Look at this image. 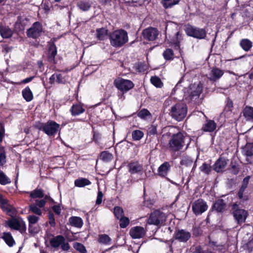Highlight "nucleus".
Returning <instances> with one entry per match:
<instances>
[{
	"label": "nucleus",
	"mask_w": 253,
	"mask_h": 253,
	"mask_svg": "<svg viewBox=\"0 0 253 253\" xmlns=\"http://www.w3.org/2000/svg\"><path fill=\"white\" fill-rule=\"evenodd\" d=\"M191 142L190 138L185 136L182 132H178L173 134L169 142V148L173 152H177L186 145L187 149Z\"/></svg>",
	"instance_id": "obj_1"
},
{
	"label": "nucleus",
	"mask_w": 253,
	"mask_h": 253,
	"mask_svg": "<svg viewBox=\"0 0 253 253\" xmlns=\"http://www.w3.org/2000/svg\"><path fill=\"white\" fill-rule=\"evenodd\" d=\"M110 44L114 47H121L128 41L127 32L124 29H118L109 35Z\"/></svg>",
	"instance_id": "obj_2"
},
{
	"label": "nucleus",
	"mask_w": 253,
	"mask_h": 253,
	"mask_svg": "<svg viewBox=\"0 0 253 253\" xmlns=\"http://www.w3.org/2000/svg\"><path fill=\"white\" fill-rule=\"evenodd\" d=\"M166 37L169 43L174 45L175 48H179L180 42L182 40V34L177 31L176 27L174 26L172 28L166 27Z\"/></svg>",
	"instance_id": "obj_3"
},
{
	"label": "nucleus",
	"mask_w": 253,
	"mask_h": 253,
	"mask_svg": "<svg viewBox=\"0 0 253 253\" xmlns=\"http://www.w3.org/2000/svg\"><path fill=\"white\" fill-rule=\"evenodd\" d=\"M187 108L184 103H177L171 107L170 114L177 121H182L186 116Z\"/></svg>",
	"instance_id": "obj_4"
},
{
	"label": "nucleus",
	"mask_w": 253,
	"mask_h": 253,
	"mask_svg": "<svg viewBox=\"0 0 253 253\" xmlns=\"http://www.w3.org/2000/svg\"><path fill=\"white\" fill-rule=\"evenodd\" d=\"M60 125L53 121H48L46 123L42 124L39 129L43 131L47 135L54 136L58 131Z\"/></svg>",
	"instance_id": "obj_5"
},
{
	"label": "nucleus",
	"mask_w": 253,
	"mask_h": 253,
	"mask_svg": "<svg viewBox=\"0 0 253 253\" xmlns=\"http://www.w3.org/2000/svg\"><path fill=\"white\" fill-rule=\"evenodd\" d=\"M115 87L123 93H126L133 88L134 84L130 80L118 78L114 81Z\"/></svg>",
	"instance_id": "obj_6"
},
{
	"label": "nucleus",
	"mask_w": 253,
	"mask_h": 253,
	"mask_svg": "<svg viewBox=\"0 0 253 253\" xmlns=\"http://www.w3.org/2000/svg\"><path fill=\"white\" fill-rule=\"evenodd\" d=\"M232 214L234 219L239 225L245 222L248 216V212L244 209L239 208L236 203L232 205Z\"/></svg>",
	"instance_id": "obj_7"
},
{
	"label": "nucleus",
	"mask_w": 253,
	"mask_h": 253,
	"mask_svg": "<svg viewBox=\"0 0 253 253\" xmlns=\"http://www.w3.org/2000/svg\"><path fill=\"white\" fill-rule=\"evenodd\" d=\"M167 216L164 212L157 210L152 212L148 220L149 224L162 225L166 220Z\"/></svg>",
	"instance_id": "obj_8"
},
{
	"label": "nucleus",
	"mask_w": 253,
	"mask_h": 253,
	"mask_svg": "<svg viewBox=\"0 0 253 253\" xmlns=\"http://www.w3.org/2000/svg\"><path fill=\"white\" fill-rule=\"evenodd\" d=\"M42 32V25L39 22H36L27 30L26 33L29 38L36 39L40 37Z\"/></svg>",
	"instance_id": "obj_9"
},
{
	"label": "nucleus",
	"mask_w": 253,
	"mask_h": 253,
	"mask_svg": "<svg viewBox=\"0 0 253 253\" xmlns=\"http://www.w3.org/2000/svg\"><path fill=\"white\" fill-rule=\"evenodd\" d=\"M202 91V85L201 83L191 84L189 86L187 93L191 100L197 99Z\"/></svg>",
	"instance_id": "obj_10"
},
{
	"label": "nucleus",
	"mask_w": 253,
	"mask_h": 253,
	"mask_svg": "<svg viewBox=\"0 0 253 253\" xmlns=\"http://www.w3.org/2000/svg\"><path fill=\"white\" fill-rule=\"evenodd\" d=\"M208 207L206 202L202 199L196 200L192 206V211L196 215L202 214L207 210Z\"/></svg>",
	"instance_id": "obj_11"
},
{
	"label": "nucleus",
	"mask_w": 253,
	"mask_h": 253,
	"mask_svg": "<svg viewBox=\"0 0 253 253\" xmlns=\"http://www.w3.org/2000/svg\"><path fill=\"white\" fill-rule=\"evenodd\" d=\"M186 33L187 35L199 39H204L206 36V32L204 29L191 26L186 28Z\"/></svg>",
	"instance_id": "obj_12"
},
{
	"label": "nucleus",
	"mask_w": 253,
	"mask_h": 253,
	"mask_svg": "<svg viewBox=\"0 0 253 253\" xmlns=\"http://www.w3.org/2000/svg\"><path fill=\"white\" fill-rule=\"evenodd\" d=\"M159 35V31L156 28L149 27L144 29L142 32V36L145 40L149 41L155 40Z\"/></svg>",
	"instance_id": "obj_13"
},
{
	"label": "nucleus",
	"mask_w": 253,
	"mask_h": 253,
	"mask_svg": "<svg viewBox=\"0 0 253 253\" xmlns=\"http://www.w3.org/2000/svg\"><path fill=\"white\" fill-rule=\"evenodd\" d=\"M146 230L141 226L132 227L129 230V234L133 239H140L145 235Z\"/></svg>",
	"instance_id": "obj_14"
},
{
	"label": "nucleus",
	"mask_w": 253,
	"mask_h": 253,
	"mask_svg": "<svg viewBox=\"0 0 253 253\" xmlns=\"http://www.w3.org/2000/svg\"><path fill=\"white\" fill-rule=\"evenodd\" d=\"M228 159L220 157L213 166V169L217 172H222L227 166Z\"/></svg>",
	"instance_id": "obj_15"
},
{
	"label": "nucleus",
	"mask_w": 253,
	"mask_h": 253,
	"mask_svg": "<svg viewBox=\"0 0 253 253\" xmlns=\"http://www.w3.org/2000/svg\"><path fill=\"white\" fill-rule=\"evenodd\" d=\"M190 237V233L183 229L177 230L174 235L175 239L181 242H187Z\"/></svg>",
	"instance_id": "obj_16"
},
{
	"label": "nucleus",
	"mask_w": 253,
	"mask_h": 253,
	"mask_svg": "<svg viewBox=\"0 0 253 253\" xmlns=\"http://www.w3.org/2000/svg\"><path fill=\"white\" fill-rule=\"evenodd\" d=\"M170 167L169 162H165L159 167L157 174L162 177H166L170 171Z\"/></svg>",
	"instance_id": "obj_17"
},
{
	"label": "nucleus",
	"mask_w": 253,
	"mask_h": 253,
	"mask_svg": "<svg viewBox=\"0 0 253 253\" xmlns=\"http://www.w3.org/2000/svg\"><path fill=\"white\" fill-rule=\"evenodd\" d=\"M128 171L131 174L141 172L143 170V166L137 162H133L128 165Z\"/></svg>",
	"instance_id": "obj_18"
},
{
	"label": "nucleus",
	"mask_w": 253,
	"mask_h": 253,
	"mask_svg": "<svg viewBox=\"0 0 253 253\" xmlns=\"http://www.w3.org/2000/svg\"><path fill=\"white\" fill-rule=\"evenodd\" d=\"M212 208L217 212H222L226 210V204L223 199H218L215 201Z\"/></svg>",
	"instance_id": "obj_19"
},
{
	"label": "nucleus",
	"mask_w": 253,
	"mask_h": 253,
	"mask_svg": "<svg viewBox=\"0 0 253 253\" xmlns=\"http://www.w3.org/2000/svg\"><path fill=\"white\" fill-rule=\"evenodd\" d=\"M224 72L223 70L215 67L212 69L210 74L211 77L210 80L215 81L220 79L223 75Z\"/></svg>",
	"instance_id": "obj_20"
},
{
	"label": "nucleus",
	"mask_w": 253,
	"mask_h": 253,
	"mask_svg": "<svg viewBox=\"0 0 253 253\" xmlns=\"http://www.w3.org/2000/svg\"><path fill=\"white\" fill-rule=\"evenodd\" d=\"M243 153L247 157L246 161L247 164H251L252 162L248 157L253 156V143L247 144L244 148Z\"/></svg>",
	"instance_id": "obj_21"
},
{
	"label": "nucleus",
	"mask_w": 253,
	"mask_h": 253,
	"mask_svg": "<svg viewBox=\"0 0 253 253\" xmlns=\"http://www.w3.org/2000/svg\"><path fill=\"white\" fill-rule=\"evenodd\" d=\"M68 224L77 228H81L83 225V221L80 217L71 216L69 219Z\"/></svg>",
	"instance_id": "obj_22"
},
{
	"label": "nucleus",
	"mask_w": 253,
	"mask_h": 253,
	"mask_svg": "<svg viewBox=\"0 0 253 253\" xmlns=\"http://www.w3.org/2000/svg\"><path fill=\"white\" fill-rule=\"evenodd\" d=\"M64 241H65V238L63 236L58 235L50 240V244L52 248H57Z\"/></svg>",
	"instance_id": "obj_23"
},
{
	"label": "nucleus",
	"mask_w": 253,
	"mask_h": 253,
	"mask_svg": "<svg viewBox=\"0 0 253 253\" xmlns=\"http://www.w3.org/2000/svg\"><path fill=\"white\" fill-rule=\"evenodd\" d=\"M84 111L85 109L83 107L82 105L80 104H74L70 109V111L73 116L79 115L84 113Z\"/></svg>",
	"instance_id": "obj_24"
},
{
	"label": "nucleus",
	"mask_w": 253,
	"mask_h": 253,
	"mask_svg": "<svg viewBox=\"0 0 253 253\" xmlns=\"http://www.w3.org/2000/svg\"><path fill=\"white\" fill-rule=\"evenodd\" d=\"M57 54V48L54 43L50 44L48 47L47 57L50 62L54 61V58Z\"/></svg>",
	"instance_id": "obj_25"
},
{
	"label": "nucleus",
	"mask_w": 253,
	"mask_h": 253,
	"mask_svg": "<svg viewBox=\"0 0 253 253\" xmlns=\"http://www.w3.org/2000/svg\"><path fill=\"white\" fill-rule=\"evenodd\" d=\"M216 127V123L213 121L209 120L203 125L202 129L206 132H212L215 130Z\"/></svg>",
	"instance_id": "obj_26"
},
{
	"label": "nucleus",
	"mask_w": 253,
	"mask_h": 253,
	"mask_svg": "<svg viewBox=\"0 0 253 253\" xmlns=\"http://www.w3.org/2000/svg\"><path fill=\"white\" fill-rule=\"evenodd\" d=\"M243 116L247 120L253 121V107L246 106L243 111Z\"/></svg>",
	"instance_id": "obj_27"
},
{
	"label": "nucleus",
	"mask_w": 253,
	"mask_h": 253,
	"mask_svg": "<svg viewBox=\"0 0 253 253\" xmlns=\"http://www.w3.org/2000/svg\"><path fill=\"white\" fill-rule=\"evenodd\" d=\"M240 46L244 51H249L253 46V42L248 39H243L240 42Z\"/></svg>",
	"instance_id": "obj_28"
},
{
	"label": "nucleus",
	"mask_w": 253,
	"mask_h": 253,
	"mask_svg": "<svg viewBox=\"0 0 253 253\" xmlns=\"http://www.w3.org/2000/svg\"><path fill=\"white\" fill-rule=\"evenodd\" d=\"M1 238L3 239L5 243L10 247H12L15 244V241L11 233L9 232L3 233Z\"/></svg>",
	"instance_id": "obj_29"
},
{
	"label": "nucleus",
	"mask_w": 253,
	"mask_h": 253,
	"mask_svg": "<svg viewBox=\"0 0 253 253\" xmlns=\"http://www.w3.org/2000/svg\"><path fill=\"white\" fill-rule=\"evenodd\" d=\"M50 82H56L59 84L65 83L66 80L63 74L60 73H55L53 74L49 79Z\"/></svg>",
	"instance_id": "obj_30"
},
{
	"label": "nucleus",
	"mask_w": 253,
	"mask_h": 253,
	"mask_svg": "<svg viewBox=\"0 0 253 253\" xmlns=\"http://www.w3.org/2000/svg\"><path fill=\"white\" fill-rule=\"evenodd\" d=\"M96 38L98 40L103 41L107 39L108 34V30L104 28L97 29Z\"/></svg>",
	"instance_id": "obj_31"
},
{
	"label": "nucleus",
	"mask_w": 253,
	"mask_h": 253,
	"mask_svg": "<svg viewBox=\"0 0 253 253\" xmlns=\"http://www.w3.org/2000/svg\"><path fill=\"white\" fill-rule=\"evenodd\" d=\"M0 33L3 38H9L12 35V30L6 26H0Z\"/></svg>",
	"instance_id": "obj_32"
},
{
	"label": "nucleus",
	"mask_w": 253,
	"mask_h": 253,
	"mask_svg": "<svg viewBox=\"0 0 253 253\" xmlns=\"http://www.w3.org/2000/svg\"><path fill=\"white\" fill-rule=\"evenodd\" d=\"M91 184V182L87 178H80L75 180V185L79 187H83Z\"/></svg>",
	"instance_id": "obj_33"
},
{
	"label": "nucleus",
	"mask_w": 253,
	"mask_h": 253,
	"mask_svg": "<svg viewBox=\"0 0 253 253\" xmlns=\"http://www.w3.org/2000/svg\"><path fill=\"white\" fill-rule=\"evenodd\" d=\"M32 198H42L44 197L43 191L41 189L36 188L32 191L28 192Z\"/></svg>",
	"instance_id": "obj_34"
},
{
	"label": "nucleus",
	"mask_w": 253,
	"mask_h": 253,
	"mask_svg": "<svg viewBox=\"0 0 253 253\" xmlns=\"http://www.w3.org/2000/svg\"><path fill=\"white\" fill-rule=\"evenodd\" d=\"M22 95L27 101H30L33 98V93L29 87H27L23 90Z\"/></svg>",
	"instance_id": "obj_35"
},
{
	"label": "nucleus",
	"mask_w": 253,
	"mask_h": 253,
	"mask_svg": "<svg viewBox=\"0 0 253 253\" xmlns=\"http://www.w3.org/2000/svg\"><path fill=\"white\" fill-rule=\"evenodd\" d=\"M100 159L105 162H109L113 159V155L108 151H103L100 156Z\"/></svg>",
	"instance_id": "obj_36"
},
{
	"label": "nucleus",
	"mask_w": 253,
	"mask_h": 253,
	"mask_svg": "<svg viewBox=\"0 0 253 253\" xmlns=\"http://www.w3.org/2000/svg\"><path fill=\"white\" fill-rule=\"evenodd\" d=\"M77 6L81 10L86 11L91 7V4L88 1L82 0L78 2Z\"/></svg>",
	"instance_id": "obj_37"
},
{
	"label": "nucleus",
	"mask_w": 253,
	"mask_h": 253,
	"mask_svg": "<svg viewBox=\"0 0 253 253\" xmlns=\"http://www.w3.org/2000/svg\"><path fill=\"white\" fill-rule=\"evenodd\" d=\"M180 0H164L162 1L164 7L166 8H170L178 3Z\"/></svg>",
	"instance_id": "obj_38"
},
{
	"label": "nucleus",
	"mask_w": 253,
	"mask_h": 253,
	"mask_svg": "<svg viewBox=\"0 0 253 253\" xmlns=\"http://www.w3.org/2000/svg\"><path fill=\"white\" fill-rule=\"evenodd\" d=\"M180 164L186 167H191L193 164V161L189 157H183L180 162Z\"/></svg>",
	"instance_id": "obj_39"
},
{
	"label": "nucleus",
	"mask_w": 253,
	"mask_h": 253,
	"mask_svg": "<svg viewBox=\"0 0 253 253\" xmlns=\"http://www.w3.org/2000/svg\"><path fill=\"white\" fill-rule=\"evenodd\" d=\"M29 211L35 214L36 215L41 216L42 214V210L37 206V205L31 204L29 207Z\"/></svg>",
	"instance_id": "obj_40"
},
{
	"label": "nucleus",
	"mask_w": 253,
	"mask_h": 253,
	"mask_svg": "<svg viewBox=\"0 0 253 253\" xmlns=\"http://www.w3.org/2000/svg\"><path fill=\"white\" fill-rule=\"evenodd\" d=\"M98 241L99 243L105 245H110L111 239L106 234H102L99 236Z\"/></svg>",
	"instance_id": "obj_41"
},
{
	"label": "nucleus",
	"mask_w": 253,
	"mask_h": 253,
	"mask_svg": "<svg viewBox=\"0 0 253 253\" xmlns=\"http://www.w3.org/2000/svg\"><path fill=\"white\" fill-rule=\"evenodd\" d=\"M0 207L3 211L10 212L12 211L13 207L8 204V201L5 199L0 204Z\"/></svg>",
	"instance_id": "obj_42"
},
{
	"label": "nucleus",
	"mask_w": 253,
	"mask_h": 253,
	"mask_svg": "<svg viewBox=\"0 0 253 253\" xmlns=\"http://www.w3.org/2000/svg\"><path fill=\"white\" fill-rule=\"evenodd\" d=\"M11 182L10 179L0 170V183L1 185H6Z\"/></svg>",
	"instance_id": "obj_43"
},
{
	"label": "nucleus",
	"mask_w": 253,
	"mask_h": 253,
	"mask_svg": "<svg viewBox=\"0 0 253 253\" xmlns=\"http://www.w3.org/2000/svg\"><path fill=\"white\" fill-rule=\"evenodd\" d=\"M143 132L140 130H135L132 132V137L134 140H140L143 136Z\"/></svg>",
	"instance_id": "obj_44"
},
{
	"label": "nucleus",
	"mask_w": 253,
	"mask_h": 253,
	"mask_svg": "<svg viewBox=\"0 0 253 253\" xmlns=\"http://www.w3.org/2000/svg\"><path fill=\"white\" fill-rule=\"evenodd\" d=\"M137 116L142 119H146L148 117L150 118L151 115L148 110L143 109L138 113Z\"/></svg>",
	"instance_id": "obj_45"
},
{
	"label": "nucleus",
	"mask_w": 253,
	"mask_h": 253,
	"mask_svg": "<svg viewBox=\"0 0 253 253\" xmlns=\"http://www.w3.org/2000/svg\"><path fill=\"white\" fill-rule=\"evenodd\" d=\"M163 56L166 60H172L174 57V54L172 49H167L163 53Z\"/></svg>",
	"instance_id": "obj_46"
},
{
	"label": "nucleus",
	"mask_w": 253,
	"mask_h": 253,
	"mask_svg": "<svg viewBox=\"0 0 253 253\" xmlns=\"http://www.w3.org/2000/svg\"><path fill=\"white\" fill-rule=\"evenodd\" d=\"M73 247L80 253H86L85 247L81 243L75 242L73 244Z\"/></svg>",
	"instance_id": "obj_47"
},
{
	"label": "nucleus",
	"mask_w": 253,
	"mask_h": 253,
	"mask_svg": "<svg viewBox=\"0 0 253 253\" xmlns=\"http://www.w3.org/2000/svg\"><path fill=\"white\" fill-rule=\"evenodd\" d=\"M39 216L34 214L29 215L27 217L29 225H35L36 224L40 219Z\"/></svg>",
	"instance_id": "obj_48"
},
{
	"label": "nucleus",
	"mask_w": 253,
	"mask_h": 253,
	"mask_svg": "<svg viewBox=\"0 0 253 253\" xmlns=\"http://www.w3.org/2000/svg\"><path fill=\"white\" fill-rule=\"evenodd\" d=\"M114 213L117 218L119 219L124 216V211L122 208L115 207L114 209Z\"/></svg>",
	"instance_id": "obj_49"
},
{
	"label": "nucleus",
	"mask_w": 253,
	"mask_h": 253,
	"mask_svg": "<svg viewBox=\"0 0 253 253\" xmlns=\"http://www.w3.org/2000/svg\"><path fill=\"white\" fill-rule=\"evenodd\" d=\"M134 68L138 72H143L146 70V66L144 63L139 62L134 65Z\"/></svg>",
	"instance_id": "obj_50"
},
{
	"label": "nucleus",
	"mask_w": 253,
	"mask_h": 253,
	"mask_svg": "<svg viewBox=\"0 0 253 253\" xmlns=\"http://www.w3.org/2000/svg\"><path fill=\"white\" fill-rule=\"evenodd\" d=\"M8 226L13 229H18L20 227V224L16 219L10 220L8 222Z\"/></svg>",
	"instance_id": "obj_51"
},
{
	"label": "nucleus",
	"mask_w": 253,
	"mask_h": 253,
	"mask_svg": "<svg viewBox=\"0 0 253 253\" xmlns=\"http://www.w3.org/2000/svg\"><path fill=\"white\" fill-rule=\"evenodd\" d=\"M119 219H120V226L121 228H126L129 223L128 218L125 217L124 216L120 218Z\"/></svg>",
	"instance_id": "obj_52"
},
{
	"label": "nucleus",
	"mask_w": 253,
	"mask_h": 253,
	"mask_svg": "<svg viewBox=\"0 0 253 253\" xmlns=\"http://www.w3.org/2000/svg\"><path fill=\"white\" fill-rule=\"evenodd\" d=\"M151 83L157 87H161L162 83L161 80L157 77H152L151 78Z\"/></svg>",
	"instance_id": "obj_53"
},
{
	"label": "nucleus",
	"mask_w": 253,
	"mask_h": 253,
	"mask_svg": "<svg viewBox=\"0 0 253 253\" xmlns=\"http://www.w3.org/2000/svg\"><path fill=\"white\" fill-rule=\"evenodd\" d=\"M201 171L206 174H209L211 170V167L208 164L204 163L200 168Z\"/></svg>",
	"instance_id": "obj_54"
},
{
	"label": "nucleus",
	"mask_w": 253,
	"mask_h": 253,
	"mask_svg": "<svg viewBox=\"0 0 253 253\" xmlns=\"http://www.w3.org/2000/svg\"><path fill=\"white\" fill-rule=\"evenodd\" d=\"M250 178V176H247L244 178L242 184V186L240 189H241L244 191L245 190V189H246V188L247 187V186L248 185Z\"/></svg>",
	"instance_id": "obj_55"
},
{
	"label": "nucleus",
	"mask_w": 253,
	"mask_h": 253,
	"mask_svg": "<svg viewBox=\"0 0 253 253\" xmlns=\"http://www.w3.org/2000/svg\"><path fill=\"white\" fill-rule=\"evenodd\" d=\"M48 219H49V223L51 225V226L54 227L55 225V221L54 219V214L49 211L48 213Z\"/></svg>",
	"instance_id": "obj_56"
},
{
	"label": "nucleus",
	"mask_w": 253,
	"mask_h": 253,
	"mask_svg": "<svg viewBox=\"0 0 253 253\" xmlns=\"http://www.w3.org/2000/svg\"><path fill=\"white\" fill-rule=\"evenodd\" d=\"M6 162V157L3 150L0 149V166H2Z\"/></svg>",
	"instance_id": "obj_57"
},
{
	"label": "nucleus",
	"mask_w": 253,
	"mask_h": 253,
	"mask_svg": "<svg viewBox=\"0 0 253 253\" xmlns=\"http://www.w3.org/2000/svg\"><path fill=\"white\" fill-rule=\"evenodd\" d=\"M28 230L30 233L35 234L39 231V228L34 226V225H29Z\"/></svg>",
	"instance_id": "obj_58"
},
{
	"label": "nucleus",
	"mask_w": 253,
	"mask_h": 253,
	"mask_svg": "<svg viewBox=\"0 0 253 253\" xmlns=\"http://www.w3.org/2000/svg\"><path fill=\"white\" fill-rule=\"evenodd\" d=\"M240 170V167L238 165L232 164L231 166V172L234 174H237Z\"/></svg>",
	"instance_id": "obj_59"
},
{
	"label": "nucleus",
	"mask_w": 253,
	"mask_h": 253,
	"mask_svg": "<svg viewBox=\"0 0 253 253\" xmlns=\"http://www.w3.org/2000/svg\"><path fill=\"white\" fill-rule=\"evenodd\" d=\"M157 133V126L155 125H151L148 130V133L149 135H155Z\"/></svg>",
	"instance_id": "obj_60"
},
{
	"label": "nucleus",
	"mask_w": 253,
	"mask_h": 253,
	"mask_svg": "<svg viewBox=\"0 0 253 253\" xmlns=\"http://www.w3.org/2000/svg\"><path fill=\"white\" fill-rule=\"evenodd\" d=\"M46 201L45 200H36L35 201V203L34 204L35 205H37L38 207L39 208H42L45 205Z\"/></svg>",
	"instance_id": "obj_61"
},
{
	"label": "nucleus",
	"mask_w": 253,
	"mask_h": 253,
	"mask_svg": "<svg viewBox=\"0 0 253 253\" xmlns=\"http://www.w3.org/2000/svg\"><path fill=\"white\" fill-rule=\"evenodd\" d=\"M98 189L99 190L97 193V197L96 201V204L97 205H100L102 203V198L103 196L102 192L101 191H100L99 188H98Z\"/></svg>",
	"instance_id": "obj_62"
},
{
	"label": "nucleus",
	"mask_w": 253,
	"mask_h": 253,
	"mask_svg": "<svg viewBox=\"0 0 253 253\" xmlns=\"http://www.w3.org/2000/svg\"><path fill=\"white\" fill-rule=\"evenodd\" d=\"M60 245L63 251H68L70 249V246L68 243L66 242L65 240Z\"/></svg>",
	"instance_id": "obj_63"
},
{
	"label": "nucleus",
	"mask_w": 253,
	"mask_h": 253,
	"mask_svg": "<svg viewBox=\"0 0 253 253\" xmlns=\"http://www.w3.org/2000/svg\"><path fill=\"white\" fill-rule=\"evenodd\" d=\"M52 210L57 214H59L60 213L61 209L59 206H54L52 207Z\"/></svg>",
	"instance_id": "obj_64"
}]
</instances>
